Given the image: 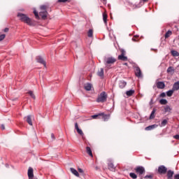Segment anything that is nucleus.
<instances>
[{
    "label": "nucleus",
    "mask_w": 179,
    "mask_h": 179,
    "mask_svg": "<svg viewBox=\"0 0 179 179\" xmlns=\"http://www.w3.org/2000/svg\"><path fill=\"white\" fill-rule=\"evenodd\" d=\"M135 75L137 78H142V71H141V68L139 66H136L135 69Z\"/></svg>",
    "instance_id": "6"
},
{
    "label": "nucleus",
    "mask_w": 179,
    "mask_h": 179,
    "mask_svg": "<svg viewBox=\"0 0 179 179\" xmlns=\"http://www.w3.org/2000/svg\"><path fill=\"white\" fill-rule=\"evenodd\" d=\"M176 69H174V67L173 66H169L166 70L167 73H170V75H173Z\"/></svg>",
    "instance_id": "13"
},
{
    "label": "nucleus",
    "mask_w": 179,
    "mask_h": 179,
    "mask_svg": "<svg viewBox=\"0 0 179 179\" xmlns=\"http://www.w3.org/2000/svg\"><path fill=\"white\" fill-rule=\"evenodd\" d=\"M159 103L162 106H165V104H167V101L164 99H162L159 100Z\"/></svg>",
    "instance_id": "31"
},
{
    "label": "nucleus",
    "mask_w": 179,
    "mask_h": 179,
    "mask_svg": "<svg viewBox=\"0 0 179 179\" xmlns=\"http://www.w3.org/2000/svg\"><path fill=\"white\" fill-rule=\"evenodd\" d=\"M5 37H6L5 34L0 35V41H2V40H3V38H5Z\"/></svg>",
    "instance_id": "40"
},
{
    "label": "nucleus",
    "mask_w": 179,
    "mask_h": 179,
    "mask_svg": "<svg viewBox=\"0 0 179 179\" xmlns=\"http://www.w3.org/2000/svg\"><path fill=\"white\" fill-rule=\"evenodd\" d=\"M68 1H69V0H58V2H62V3H65V2H68Z\"/></svg>",
    "instance_id": "44"
},
{
    "label": "nucleus",
    "mask_w": 179,
    "mask_h": 179,
    "mask_svg": "<svg viewBox=\"0 0 179 179\" xmlns=\"http://www.w3.org/2000/svg\"><path fill=\"white\" fill-rule=\"evenodd\" d=\"M164 111L165 113H170V111H171V108L167 106L166 107L164 108Z\"/></svg>",
    "instance_id": "36"
},
{
    "label": "nucleus",
    "mask_w": 179,
    "mask_h": 179,
    "mask_svg": "<svg viewBox=\"0 0 179 179\" xmlns=\"http://www.w3.org/2000/svg\"><path fill=\"white\" fill-rule=\"evenodd\" d=\"M156 113V108H153L152 111L151 112V114L150 115V120H153V118H155V114Z\"/></svg>",
    "instance_id": "27"
},
{
    "label": "nucleus",
    "mask_w": 179,
    "mask_h": 179,
    "mask_svg": "<svg viewBox=\"0 0 179 179\" xmlns=\"http://www.w3.org/2000/svg\"><path fill=\"white\" fill-rule=\"evenodd\" d=\"M41 10H47V7L45 6H41Z\"/></svg>",
    "instance_id": "41"
},
{
    "label": "nucleus",
    "mask_w": 179,
    "mask_h": 179,
    "mask_svg": "<svg viewBox=\"0 0 179 179\" xmlns=\"http://www.w3.org/2000/svg\"><path fill=\"white\" fill-rule=\"evenodd\" d=\"M159 97H166V93L165 92H162L160 94Z\"/></svg>",
    "instance_id": "42"
},
{
    "label": "nucleus",
    "mask_w": 179,
    "mask_h": 179,
    "mask_svg": "<svg viewBox=\"0 0 179 179\" xmlns=\"http://www.w3.org/2000/svg\"><path fill=\"white\" fill-rule=\"evenodd\" d=\"M159 174H166L167 173V168L164 165H161L158 167Z\"/></svg>",
    "instance_id": "4"
},
{
    "label": "nucleus",
    "mask_w": 179,
    "mask_h": 179,
    "mask_svg": "<svg viewBox=\"0 0 179 179\" xmlns=\"http://www.w3.org/2000/svg\"><path fill=\"white\" fill-rule=\"evenodd\" d=\"M108 169L113 171V159H108L107 160Z\"/></svg>",
    "instance_id": "10"
},
{
    "label": "nucleus",
    "mask_w": 179,
    "mask_h": 179,
    "mask_svg": "<svg viewBox=\"0 0 179 179\" xmlns=\"http://www.w3.org/2000/svg\"><path fill=\"white\" fill-rule=\"evenodd\" d=\"M172 89L177 92V90H179V81L174 83Z\"/></svg>",
    "instance_id": "19"
},
{
    "label": "nucleus",
    "mask_w": 179,
    "mask_h": 179,
    "mask_svg": "<svg viewBox=\"0 0 179 179\" xmlns=\"http://www.w3.org/2000/svg\"><path fill=\"white\" fill-rule=\"evenodd\" d=\"M76 131L80 135H83V131H82V129H78Z\"/></svg>",
    "instance_id": "38"
},
{
    "label": "nucleus",
    "mask_w": 179,
    "mask_h": 179,
    "mask_svg": "<svg viewBox=\"0 0 179 179\" xmlns=\"http://www.w3.org/2000/svg\"><path fill=\"white\" fill-rule=\"evenodd\" d=\"M47 15H48V13L47 12V10L41 11L39 13V16H41V17H42V19H46Z\"/></svg>",
    "instance_id": "12"
},
{
    "label": "nucleus",
    "mask_w": 179,
    "mask_h": 179,
    "mask_svg": "<svg viewBox=\"0 0 179 179\" xmlns=\"http://www.w3.org/2000/svg\"><path fill=\"white\" fill-rule=\"evenodd\" d=\"M174 139H178L179 141V134L173 136Z\"/></svg>",
    "instance_id": "43"
},
{
    "label": "nucleus",
    "mask_w": 179,
    "mask_h": 179,
    "mask_svg": "<svg viewBox=\"0 0 179 179\" xmlns=\"http://www.w3.org/2000/svg\"><path fill=\"white\" fill-rule=\"evenodd\" d=\"M105 65L107 69H111V66H113V57L107 58L105 60Z\"/></svg>",
    "instance_id": "3"
},
{
    "label": "nucleus",
    "mask_w": 179,
    "mask_h": 179,
    "mask_svg": "<svg viewBox=\"0 0 179 179\" xmlns=\"http://www.w3.org/2000/svg\"><path fill=\"white\" fill-rule=\"evenodd\" d=\"M70 171L72 173V174L76 176V177H79V172H78V171H76V169H75L73 168H71Z\"/></svg>",
    "instance_id": "22"
},
{
    "label": "nucleus",
    "mask_w": 179,
    "mask_h": 179,
    "mask_svg": "<svg viewBox=\"0 0 179 179\" xmlns=\"http://www.w3.org/2000/svg\"><path fill=\"white\" fill-rule=\"evenodd\" d=\"M17 17L20 18V20H21V22H24V23H27V24H29V26H33L34 24L33 21H31V20L25 14L19 13L17 14Z\"/></svg>",
    "instance_id": "1"
},
{
    "label": "nucleus",
    "mask_w": 179,
    "mask_h": 179,
    "mask_svg": "<svg viewBox=\"0 0 179 179\" xmlns=\"http://www.w3.org/2000/svg\"><path fill=\"white\" fill-rule=\"evenodd\" d=\"M86 151H87V153L89 155V156H90L91 157H93V153L92 152V149L90 148V147H87Z\"/></svg>",
    "instance_id": "25"
},
{
    "label": "nucleus",
    "mask_w": 179,
    "mask_h": 179,
    "mask_svg": "<svg viewBox=\"0 0 179 179\" xmlns=\"http://www.w3.org/2000/svg\"><path fill=\"white\" fill-rule=\"evenodd\" d=\"M157 127H159L157 124L150 125L145 127V131H152V129H155V128H157Z\"/></svg>",
    "instance_id": "14"
},
{
    "label": "nucleus",
    "mask_w": 179,
    "mask_h": 179,
    "mask_svg": "<svg viewBox=\"0 0 179 179\" xmlns=\"http://www.w3.org/2000/svg\"><path fill=\"white\" fill-rule=\"evenodd\" d=\"M103 1H106V0H103Z\"/></svg>",
    "instance_id": "57"
},
{
    "label": "nucleus",
    "mask_w": 179,
    "mask_h": 179,
    "mask_svg": "<svg viewBox=\"0 0 179 179\" xmlns=\"http://www.w3.org/2000/svg\"><path fill=\"white\" fill-rule=\"evenodd\" d=\"M98 76L100 78H104V69H100L97 73Z\"/></svg>",
    "instance_id": "16"
},
{
    "label": "nucleus",
    "mask_w": 179,
    "mask_h": 179,
    "mask_svg": "<svg viewBox=\"0 0 179 179\" xmlns=\"http://www.w3.org/2000/svg\"><path fill=\"white\" fill-rule=\"evenodd\" d=\"M113 62H115V59H113Z\"/></svg>",
    "instance_id": "54"
},
{
    "label": "nucleus",
    "mask_w": 179,
    "mask_h": 179,
    "mask_svg": "<svg viewBox=\"0 0 179 179\" xmlns=\"http://www.w3.org/2000/svg\"><path fill=\"white\" fill-rule=\"evenodd\" d=\"M153 101V100L152 99H151V102H152Z\"/></svg>",
    "instance_id": "56"
},
{
    "label": "nucleus",
    "mask_w": 179,
    "mask_h": 179,
    "mask_svg": "<svg viewBox=\"0 0 179 179\" xmlns=\"http://www.w3.org/2000/svg\"><path fill=\"white\" fill-rule=\"evenodd\" d=\"M129 176L131 177V178H133V179H136L138 178V176H136L135 174V173H129Z\"/></svg>",
    "instance_id": "33"
},
{
    "label": "nucleus",
    "mask_w": 179,
    "mask_h": 179,
    "mask_svg": "<svg viewBox=\"0 0 179 179\" xmlns=\"http://www.w3.org/2000/svg\"><path fill=\"white\" fill-rule=\"evenodd\" d=\"M144 178H149V179H152V178H153V176H151V175H146L145 177H144Z\"/></svg>",
    "instance_id": "39"
},
{
    "label": "nucleus",
    "mask_w": 179,
    "mask_h": 179,
    "mask_svg": "<svg viewBox=\"0 0 179 179\" xmlns=\"http://www.w3.org/2000/svg\"><path fill=\"white\" fill-rule=\"evenodd\" d=\"M28 177L29 179H33L34 177V173H33V168L29 167L28 169Z\"/></svg>",
    "instance_id": "9"
},
{
    "label": "nucleus",
    "mask_w": 179,
    "mask_h": 179,
    "mask_svg": "<svg viewBox=\"0 0 179 179\" xmlns=\"http://www.w3.org/2000/svg\"><path fill=\"white\" fill-rule=\"evenodd\" d=\"M136 173L142 176L145 173V168L143 166H137L136 168Z\"/></svg>",
    "instance_id": "5"
},
{
    "label": "nucleus",
    "mask_w": 179,
    "mask_h": 179,
    "mask_svg": "<svg viewBox=\"0 0 179 179\" xmlns=\"http://www.w3.org/2000/svg\"><path fill=\"white\" fill-rule=\"evenodd\" d=\"M173 176H174V171H173L171 170H169L167 171V178L168 179H172L173 178Z\"/></svg>",
    "instance_id": "15"
},
{
    "label": "nucleus",
    "mask_w": 179,
    "mask_h": 179,
    "mask_svg": "<svg viewBox=\"0 0 179 179\" xmlns=\"http://www.w3.org/2000/svg\"><path fill=\"white\" fill-rule=\"evenodd\" d=\"M36 61L39 64H41L42 65H44V66H46L45 61H44V59H43L41 56L36 57Z\"/></svg>",
    "instance_id": "8"
},
{
    "label": "nucleus",
    "mask_w": 179,
    "mask_h": 179,
    "mask_svg": "<svg viewBox=\"0 0 179 179\" xmlns=\"http://www.w3.org/2000/svg\"><path fill=\"white\" fill-rule=\"evenodd\" d=\"M135 90H129V91H127L126 94L128 96V97H131L133 94H134Z\"/></svg>",
    "instance_id": "24"
},
{
    "label": "nucleus",
    "mask_w": 179,
    "mask_h": 179,
    "mask_svg": "<svg viewBox=\"0 0 179 179\" xmlns=\"http://www.w3.org/2000/svg\"><path fill=\"white\" fill-rule=\"evenodd\" d=\"M103 20L105 24H107V14L105 13H103Z\"/></svg>",
    "instance_id": "29"
},
{
    "label": "nucleus",
    "mask_w": 179,
    "mask_h": 179,
    "mask_svg": "<svg viewBox=\"0 0 179 179\" xmlns=\"http://www.w3.org/2000/svg\"><path fill=\"white\" fill-rule=\"evenodd\" d=\"M84 89H85L87 92H90V90H92V84L90 83L85 84Z\"/></svg>",
    "instance_id": "21"
},
{
    "label": "nucleus",
    "mask_w": 179,
    "mask_h": 179,
    "mask_svg": "<svg viewBox=\"0 0 179 179\" xmlns=\"http://www.w3.org/2000/svg\"><path fill=\"white\" fill-rule=\"evenodd\" d=\"M106 100H107V94H106L104 92H101L96 99L97 103H104Z\"/></svg>",
    "instance_id": "2"
},
{
    "label": "nucleus",
    "mask_w": 179,
    "mask_h": 179,
    "mask_svg": "<svg viewBox=\"0 0 179 179\" xmlns=\"http://www.w3.org/2000/svg\"><path fill=\"white\" fill-rule=\"evenodd\" d=\"M78 171L80 172V173H83V169H80V168H78Z\"/></svg>",
    "instance_id": "48"
},
{
    "label": "nucleus",
    "mask_w": 179,
    "mask_h": 179,
    "mask_svg": "<svg viewBox=\"0 0 179 179\" xmlns=\"http://www.w3.org/2000/svg\"><path fill=\"white\" fill-rule=\"evenodd\" d=\"M88 37H93V29H89L87 32Z\"/></svg>",
    "instance_id": "34"
},
{
    "label": "nucleus",
    "mask_w": 179,
    "mask_h": 179,
    "mask_svg": "<svg viewBox=\"0 0 179 179\" xmlns=\"http://www.w3.org/2000/svg\"><path fill=\"white\" fill-rule=\"evenodd\" d=\"M28 94H29V96L32 98V99H36V96L34 95V94L33 93V91H29Z\"/></svg>",
    "instance_id": "35"
},
{
    "label": "nucleus",
    "mask_w": 179,
    "mask_h": 179,
    "mask_svg": "<svg viewBox=\"0 0 179 179\" xmlns=\"http://www.w3.org/2000/svg\"><path fill=\"white\" fill-rule=\"evenodd\" d=\"M3 31H4L5 33H8V31H9V28H5V29H3Z\"/></svg>",
    "instance_id": "46"
},
{
    "label": "nucleus",
    "mask_w": 179,
    "mask_h": 179,
    "mask_svg": "<svg viewBox=\"0 0 179 179\" xmlns=\"http://www.w3.org/2000/svg\"><path fill=\"white\" fill-rule=\"evenodd\" d=\"M174 179H179V174H176L174 176Z\"/></svg>",
    "instance_id": "47"
},
{
    "label": "nucleus",
    "mask_w": 179,
    "mask_h": 179,
    "mask_svg": "<svg viewBox=\"0 0 179 179\" xmlns=\"http://www.w3.org/2000/svg\"><path fill=\"white\" fill-rule=\"evenodd\" d=\"M172 32L171 31H168L166 34H165V38H169V36H171Z\"/></svg>",
    "instance_id": "37"
},
{
    "label": "nucleus",
    "mask_w": 179,
    "mask_h": 179,
    "mask_svg": "<svg viewBox=\"0 0 179 179\" xmlns=\"http://www.w3.org/2000/svg\"><path fill=\"white\" fill-rule=\"evenodd\" d=\"M75 129H76V130L79 129V126L78 125L77 123H75Z\"/></svg>",
    "instance_id": "45"
},
{
    "label": "nucleus",
    "mask_w": 179,
    "mask_h": 179,
    "mask_svg": "<svg viewBox=\"0 0 179 179\" xmlns=\"http://www.w3.org/2000/svg\"><path fill=\"white\" fill-rule=\"evenodd\" d=\"M34 14L36 19H40V16L38 15V13L37 12V10H36V8H34Z\"/></svg>",
    "instance_id": "32"
},
{
    "label": "nucleus",
    "mask_w": 179,
    "mask_h": 179,
    "mask_svg": "<svg viewBox=\"0 0 179 179\" xmlns=\"http://www.w3.org/2000/svg\"><path fill=\"white\" fill-rule=\"evenodd\" d=\"M1 129L3 131V129H5V125L1 124Z\"/></svg>",
    "instance_id": "49"
},
{
    "label": "nucleus",
    "mask_w": 179,
    "mask_h": 179,
    "mask_svg": "<svg viewBox=\"0 0 179 179\" xmlns=\"http://www.w3.org/2000/svg\"><path fill=\"white\" fill-rule=\"evenodd\" d=\"M157 89H164L166 87V84L163 81H158L156 83Z\"/></svg>",
    "instance_id": "7"
},
{
    "label": "nucleus",
    "mask_w": 179,
    "mask_h": 179,
    "mask_svg": "<svg viewBox=\"0 0 179 179\" xmlns=\"http://www.w3.org/2000/svg\"><path fill=\"white\" fill-rule=\"evenodd\" d=\"M124 65H128V63H125Z\"/></svg>",
    "instance_id": "55"
},
{
    "label": "nucleus",
    "mask_w": 179,
    "mask_h": 179,
    "mask_svg": "<svg viewBox=\"0 0 179 179\" xmlns=\"http://www.w3.org/2000/svg\"><path fill=\"white\" fill-rule=\"evenodd\" d=\"M24 120L29 124V125H33V122H31V115H28L24 117Z\"/></svg>",
    "instance_id": "11"
},
{
    "label": "nucleus",
    "mask_w": 179,
    "mask_h": 179,
    "mask_svg": "<svg viewBox=\"0 0 179 179\" xmlns=\"http://www.w3.org/2000/svg\"><path fill=\"white\" fill-rule=\"evenodd\" d=\"M92 118H93L94 120L101 119V113H99L98 115H93L92 116Z\"/></svg>",
    "instance_id": "28"
},
{
    "label": "nucleus",
    "mask_w": 179,
    "mask_h": 179,
    "mask_svg": "<svg viewBox=\"0 0 179 179\" xmlns=\"http://www.w3.org/2000/svg\"><path fill=\"white\" fill-rule=\"evenodd\" d=\"M132 41H136V39H135V38H132Z\"/></svg>",
    "instance_id": "53"
},
{
    "label": "nucleus",
    "mask_w": 179,
    "mask_h": 179,
    "mask_svg": "<svg viewBox=\"0 0 179 179\" xmlns=\"http://www.w3.org/2000/svg\"><path fill=\"white\" fill-rule=\"evenodd\" d=\"M174 92V90L172 88V90H170L166 92V96H168V97H171Z\"/></svg>",
    "instance_id": "26"
},
{
    "label": "nucleus",
    "mask_w": 179,
    "mask_h": 179,
    "mask_svg": "<svg viewBox=\"0 0 179 179\" xmlns=\"http://www.w3.org/2000/svg\"><path fill=\"white\" fill-rule=\"evenodd\" d=\"M142 2H148V0H141Z\"/></svg>",
    "instance_id": "51"
},
{
    "label": "nucleus",
    "mask_w": 179,
    "mask_h": 179,
    "mask_svg": "<svg viewBox=\"0 0 179 179\" xmlns=\"http://www.w3.org/2000/svg\"><path fill=\"white\" fill-rule=\"evenodd\" d=\"M109 37L111 38V32H109Z\"/></svg>",
    "instance_id": "52"
},
{
    "label": "nucleus",
    "mask_w": 179,
    "mask_h": 179,
    "mask_svg": "<svg viewBox=\"0 0 179 179\" xmlns=\"http://www.w3.org/2000/svg\"><path fill=\"white\" fill-rule=\"evenodd\" d=\"M169 122V121L166 119L163 120L162 121V122L159 124V126L162 128L163 127H166V125H167V123Z\"/></svg>",
    "instance_id": "23"
},
{
    "label": "nucleus",
    "mask_w": 179,
    "mask_h": 179,
    "mask_svg": "<svg viewBox=\"0 0 179 179\" xmlns=\"http://www.w3.org/2000/svg\"><path fill=\"white\" fill-rule=\"evenodd\" d=\"M110 118L108 115H104V113H101V120L103 121H107Z\"/></svg>",
    "instance_id": "17"
},
{
    "label": "nucleus",
    "mask_w": 179,
    "mask_h": 179,
    "mask_svg": "<svg viewBox=\"0 0 179 179\" xmlns=\"http://www.w3.org/2000/svg\"><path fill=\"white\" fill-rule=\"evenodd\" d=\"M118 59H120L121 61H128V57L124 55V52L118 56Z\"/></svg>",
    "instance_id": "20"
},
{
    "label": "nucleus",
    "mask_w": 179,
    "mask_h": 179,
    "mask_svg": "<svg viewBox=\"0 0 179 179\" xmlns=\"http://www.w3.org/2000/svg\"><path fill=\"white\" fill-rule=\"evenodd\" d=\"M127 86V82H125L124 80H120L119 83V87H120V89H124V87H125Z\"/></svg>",
    "instance_id": "18"
},
{
    "label": "nucleus",
    "mask_w": 179,
    "mask_h": 179,
    "mask_svg": "<svg viewBox=\"0 0 179 179\" xmlns=\"http://www.w3.org/2000/svg\"><path fill=\"white\" fill-rule=\"evenodd\" d=\"M171 55H173V57H179V52L176 50H172Z\"/></svg>",
    "instance_id": "30"
},
{
    "label": "nucleus",
    "mask_w": 179,
    "mask_h": 179,
    "mask_svg": "<svg viewBox=\"0 0 179 179\" xmlns=\"http://www.w3.org/2000/svg\"><path fill=\"white\" fill-rule=\"evenodd\" d=\"M51 136H52V139H55V137L54 136V134H52Z\"/></svg>",
    "instance_id": "50"
}]
</instances>
